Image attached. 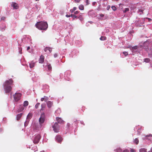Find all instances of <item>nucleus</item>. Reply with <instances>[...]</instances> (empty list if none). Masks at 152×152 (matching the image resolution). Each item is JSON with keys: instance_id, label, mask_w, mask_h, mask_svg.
I'll list each match as a JSON object with an SVG mask.
<instances>
[{"instance_id": "1", "label": "nucleus", "mask_w": 152, "mask_h": 152, "mask_svg": "<svg viewBox=\"0 0 152 152\" xmlns=\"http://www.w3.org/2000/svg\"><path fill=\"white\" fill-rule=\"evenodd\" d=\"M13 81L12 79L6 80L4 84V86L5 93L6 94L10 93L12 89Z\"/></svg>"}, {"instance_id": "2", "label": "nucleus", "mask_w": 152, "mask_h": 152, "mask_svg": "<svg viewBox=\"0 0 152 152\" xmlns=\"http://www.w3.org/2000/svg\"><path fill=\"white\" fill-rule=\"evenodd\" d=\"M36 27L40 30H46L48 28L47 22L40 21L37 22L35 24Z\"/></svg>"}, {"instance_id": "3", "label": "nucleus", "mask_w": 152, "mask_h": 152, "mask_svg": "<svg viewBox=\"0 0 152 152\" xmlns=\"http://www.w3.org/2000/svg\"><path fill=\"white\" fill-rule=\"evenodd\" d=\"M52 127L53 130L55 132H58L59 130V126L57 122L55 123L53 125Z\"/></svg>"}, {"instance_id": "4", "label": "nucleus", "mask_w": 152, "mask_h": 152, "mask_svg": "<svg viewBox=\"0 0 152 152\" xmlns=\"http://www.w3.org/2000/svg\"><path fill=\"white\" fill-rule=\"evenodd\" d=\"M13 96L14 100L16 102H17L20 99L21 94L19 93H15Z\"/></svg>"}, {"instance_id": "5", "label": "nucleus", "mask_w": 152, "mask_h": 152, "mask_svg": "<svg viewBox=\"0 0 152 152\" xmlns=\"http://www.w3.org/2000/svg\"><path fill=\"white\" fill-rule=\"evenodd\" d=\"M45 115L44 113L42 114L39 119V124L41 125L43 124L45 121Z\"/></svg>"}, {"instance_id": "6", "label": "nucleus", "mask_w": 152, "mask_h": 152, "mask_svg": "<svg viewBox=\"0 0 152 152\" xmlns=\"http://www.w3.org/2000/svg\"><path fill=\"white\" fill-rule=\"evenodd\" d=\"M41 138V136L39 134H37L36 136L34 139L33 141L34 143V144H37L38 143Z\"/></svg>"}, {"instance_id": "7", "label": "nucleus", "mask_w": 152, "mask_h": 152, "mask_svg": "<svg viewBox=\"0 0 152 152\" xmlns=\"http://www.w3.org/2000/svg\"><path fill=\"white\" fill-rule=\"evenodd\" d=\"M56 139L58 142L61 143L63 140V138L61 135H58L56 136Z\"/></svg>"}, {"instance_id": "8", "label": "nucleus", "mask_w": 152, "mask_h": 152, "mask_svg": "<svg viewBox=\"0 0 152 152\" xmlns=\"http://www.w3.org/2000/svg\"><path fill=\"white\" fill-rule=\"evenodd\" d=\"M11 5L12 7H13V9H17L19 8V6L17 3L12 2L11 4Z\"/></svg>"}, {"instance_id": "9", "label": "nucleus", "mask_w": 152, "mask_h": 152, "mask_svg": "<svg viewBox=\"0 0 152 152\" xmlns=\"http://www.w3.org/2000/svg\"><path fill=\"white\" fill-rule=\"evenodd\" d=\"M44 56L43 55H41L40 57V58L39 60V63H43L44 61Z\"/></svg>"}, {"instance_id": "10", "label": "nucleus", "mask_w": 152, "mask_h": 152, "mask_svg": "<svg viewBox=\"0 0 152 152\" xmlns=\"http://www.w3.org/2000/svg\"><path fill=\"white\" fill-rule=\"evenodd\" d=\"M56 119L58 123L61 124L64 123V121L61 118L57 117Z\"/></svg>"}, {"instance_id": "11", "label": "nucleus", "mask_w": 152, "mask_h": 152, "mask_svg": "<svg viewBox=\"0 0 152 152\" xmlns=\"http://www.w3.org/2000/svg\"><path fill=\"white\" fill-rule=\"evenodd\" d=\"M48 107L49 108H50L53 105V103L50 101H48L47 102Z\"/></svg>"}, {"instance_id": "12", "label": "nucleus", "mask_w": 152, "mask_h": 152, "mask_svg": "<svg viewBox=\"0 0 152 152\" xmlns=\"http://www.w3.org/2000/svg\"><path fill=\"white\" fill-rule=\"evenodd\" d=\"M22 113H20L19 114L17 115L16 117L17 120V121H18L20 119V118H21L22 115Z\"/></svg>"}, {"instance_id": "13", "label": "nucleus", "mask_w": 152, "mask_h": 152, "mask_svg": "<svg viewBox=\"0 0 152 152\" xmlns=\"http://www.w3.org/2000/svg\"><path fill=\"white\" fill-rule=\"evenodd\" d=\"M46 107V104H41V109L40 110H44V109L45 107Z\"/></svg>"}, {"instance_id": "14", "label": "nucleus", "mask_w": 152, "mask_h": 152, "mask_svg": "<svg viewBox=\"0 0 152 152\" xmlns=\"http://www.w3.org/2000/svg\"><path fill=\"white\" fill-rule=\"evenodd\" d=\"M79 9L80 10H83L84 9V5L82 4H80L79 6Z\"/></svg>"}, {"instance_id": "15", "label": "nucleus", "mask_w": 152, "mask_h": 152, "mask_svg": "<svg viewBox=\"0 0 152 152\" xmlns=\"http://www.w3.org/2000/svg\"><path fill=\"white\" fill-rule=\"evenodd\" d=\"M30 68H33L34 67V66L35 63L33 62H31L30 64Z\"/></svg>"}, {"instance_id": "16", "label": "nucleus", "mask_w": 152, "mask_h": 152, "mask_svg": "<svg viewBox=\"0 0 152 152\" xmlns=\"http://www.w3.org/2000/svg\"><path fill=\"white\" fill-rule=\"evenodd\" d=\"M28 102L27 101H25L23 103V106L24 107L27 106L28 105Z\"/></svg>"}, {"instance_id": "17", "label": "nucleus", "mask_w": 152, "mask_h": 152, "mask_svg": "<svg viewBox=\"0 0 152 152\" xmlns=\"http://www.w3.org/2000/svg\"><path fill=\"white\" fill-rule=\"evenodd\" d=\"M138 46H135L134 47H133L131 49V50L132 51L133 50H134L137 49L138 48Z\"/></svg>"}, {"instance_id": "18", "label": "nucleus", "mask_w": 152, "mask_h": 152, "mask_svg": "<svg viewBox=\"0 0 152 152\" xmlns=\"http://www.w3.org/2000/svg\"><path fill=\"white\" fill-rule=\"evenodd\" d=\"M100 39L101 40H104L106 39V37L104 36H102L100 38Z\"/></svg>"}, {"instance_id": "19", "label": "nucleus", "mask_w": 152, "mask_h": 152, "mask_svg": "<svg viewBox=\"0 0 152 152\" xmlns=\"http://www.w3.org/2000/svg\"><path fill=\"white\" fill-rule=\"evenodd\" d=\"M140 152H146V150L144 148H141L140 150Z\"/></svg>"}, {"instance_id": "20", "label": "nucleus", "mask_w": 152, "mask_h": 152, "mask_svg": "<svg viewBox=\"0 0 152 152\" xmlns=\"http://www.w3.org/2000/svg\"><path fill=\"white\" fill-rule=\"evenodd\" d=\"M150 61V59L149 58H146L144 59V61L148 63Z\"/></svg>"}, {"instance_id": "21", "label": "nucleus", "mask_w": 152, "mask_h": 152, "mask_svg": "<svg viewBox=\"0 0 152 152\" xmlns=\"http://www.w3.org/2000/svg\"><path fill=\"white\" fill-rule=\"evenodd\" d=\"M134 142L136 144H137L139 143V140L137 139L136 138L134 140Z\"/></svg>"}, {"instance_id": "22", "label": "nucleus", "mask_w": 152, "mask_h": 152, "mask_svg": "<svg viewBox=\"0 0 152 152\" xmlns=\"http://www.w3.org/2000/svg\"><path fill=\"white\" fill-rule=\"evenodd\" d=\"M40 104V103H37L35 106V107L36 109H37L38 108Z\"/></svg>"}, {"instance_id": "23", "label": "nucleus", "mask_w": 152, "mask_h": 152, "mask_svg": "<svg viewBox=\"0 0 152 152\" xmlns=\"http://www.w3.org/2000/svg\"><path fill=\"white\" fill-rule=\"evenodd\" d=\"M48 67L49 70H50L52 69V67L50 64L48 65Z\"/></svg>"}, {"instance_id": "24", "label": "nucleus", "mask_w": 152, "mask_h": 152, "mask_svg": "<svg viewBox=\"0 0 152 152\" xmlns=\"http://www.w3.org/2000/svg\"><path fill=\"white\" fill-rule=\"evenodd\" d=\"M24 109V108L23 106H21L20 107V109L19 110V111L20 112L23 111Z\"/></svg>"}, {"instance_id": "25", "label": "nucleus", "mask_w": 152, "mask_h": 152, "mask_svg": "<svg viewBox=\"0 0 152 152\" xmlns=\"http://www.w3.org/2000/svg\"><path fill=\"white\" fill-rule=\"evenodd\" d=\"M129 10V9L128 8H126L125 10L123 11L124 13H125L126 12L128 11Z\"/></svg>"}, {"instance_id": "26", "label": "nucleus", "mask_w": 152, "mask_h": 152, "mask_svg": "<svg viewBox=\"0 0 152 152\" xmlns=\"http://www.w3.org/2000/svg\"><path fill=\"white\" fill-rule=\"evenodd\" d=\"M44 101L45 102H47L48 99V98L45 96H44Z\"/></svg>"}, {"instance_id": "27", "label": "nucleus", "mask_w": 152, "mask_h": 152, "mask_svg": "<svg viewBox=\"0 0 152 152\" xmlns=\"http://www.w3.org/2000/svg\"><path fill=\"white\" fill-rule=\"evenodd\" d=\"M116 151L117 152H122V149L120 148H117Z\"/></svg>"}, {"instance_id": "28", "label": "nucleus", "mask_w": 152, "mask_h": 152, "mask_svg": "<svg viewBox=\"0 0 152 152\" xmlns=\"http://www.w3.org/2000/svg\"><path fill=\"white\" fill-rule=\"evenodd\" d=\"M49 49H50V47H46L44 49V50L45 52H46L48 50V51Z\"/></svg>"}, {"instance_id": "29", "label": "nucleus", "mask_w": 152, "mask_h": 152, "mask_svg": "<svg viewBox=\"0 0 152 152\" xmlns=\"http://www.w3.org/2000/svg\"><path fill=\"white\" fill-rule=\"evenodd\" d=\"M111 7L113 10L114 11H115L116 10V8L115 6H113Z\"/></svg>"}, {"instance_id": "30", "label": "nucleus", "mask_w": 152, "mask_h": 152, "mask_svg": "<svg viewBox=\"0 0 152 152\" xmlns=\"http://www.w3.org/2000/svg\"><path fill=\"white\" fill-rule=\"evenodd\" d=\"M80 20H82L83 19V17L82 15H80L79 17L78 18Z\"/></svg>"}, {"instance_id": "31", "label": "nucleus", "mask_w": 152, "mask_h": 152, "mask_svg": "<svg viewBox=\"0 0 152 152\" xmlns=\"http://www.w3.org/2000/svg\"><path fill=\"white\" fill-rule=\"evenodd\" d=\"M123 53L124 54V55L125 56H127L128 55V53L126 52H123Z\"/></svg>"}, {"instance_id": "32", "label": "nucleus", "mask_w": 152, "mask_h": 152, "mask_svg": "<svg viewBox=\"0 0 152 152\" xmlns=\"http://www.w3.org/2000/svg\"><path fill=\"white\" fill-rule=\"evenodd\" d=\"M131 152H135L136 151L133 148H132L131 149L130 151Z\"/></svg>"}, {"instance_id": "33", "label": "nucleus", "mask_w": 152, "mask_h": 152, "mask_svg": "<svg viewBox=\"0 0 152 152\" xmlns=\"http://www.w3.org/2000/svg\"><path fill=\"white\" fill-rule=\"evenodd\" d=\"M80 12V11H76L74 12V15H77Z\"/></svg>"}, {"instance_id": "34", "label": "nucleus", "mask_w": 152, "mask_h": 152, "mask_svg": "<svg viewBox=\"0 0 152 152\" xmlns=\"http://www.w3.org/2000/svg\"><path fill=\"white\" fill-rule=\"evenodd\" d=\"M6 19V18L4 17H2L1 19V20H4Z\"/></svg>"}, {"instance_id": "35", "label": "nucleus", "mask_w": 152, "mask_h": 152, "mask_svg": "<svg viewBox=\"0 0 152 152\" xmlns=\"http://www.w3.org/2000/svg\"><path fill=\"white\" fill-rule=\"evenodd\" d=\"M89 0H86V5H88L89 4Z\"/></svg>"}, {"instance_id": "36", "label": "nucleus", "mask_w": 152, "mask_h": 152, "mask_svg": "<svg viewBox=\"0 0 152 152\" xmlns=\"http://www.w3.org/2000/svg\"><path fill=\"white\" fill-rule=\"evenodd\" d=\"M123 152H129V150L126 149H125L123 151Z\"/></svg>"}, {"instance_id": "37", "label": "nucleus", "mask_w": 152, "mask_h": 152, "mask_svg": "<svg viewBox=\"0 0 152 152\" xmlns=\"http://www.w3.org/2000/svg\"><path fill=\"white\" fill-rule=\"evenodd\" d=\"M152 137V134H149V135H147L146 136V137Z\"/></svg>"}, {"instance_id": "38", "label": "nucleus", "mask_w": 152, "mask_h": 152, "mask_svg": "<svg viewBox=\"0 0 152 152\" xmlns=\"http://www.w3.org/2000/svg\"><path fill=\"white\" fill-rule=\"evenodd\" d=\"M31 116V114H28L27 116V118H30Z\"/></svg>"}, {"instance_id": "39", "label": "nucleus", "mask_w": 152, "mask_h": 152, "mask_svg": "<svg viewBox=\"0 0 152 152\" xmlns=\"http://www.w3.org/2000/svg\"><path fill=\"white\" fill-rule=\"evenodd\" d=\"M48 51H49V53H50L52 51V49L51 48H50V49H48Z\"/></svg>"}, {"instance_id": "40", "label": "nucleus", "mask_w": 152, "mask_h": 152, "mask_svg": "<svg viewBox=\"0 0 152 152\" xmlns=\"http://www.w3.org/2000/svg\"><path fill=\"white\" fill-rule=\"evenodd\" d=\"M73 18H77L78 17H77V16H76L75 15H74L73 16Z\"/></svg>"}, {"instance_id": "41", "label": "nucleus", "mask_w": 152, "mask_h": 152, "mask_svg": "<svg viewBox=\"0 0 152 152\" xmlns=\"http://www.w3.org/2000/svg\"><path fill=\"white\" fill-rule=\"evenodd\" d=\"M74 11V10L73 9H71L70 12L71 13H73Z\"/></svg>"}, {"instance_id": "42", "label": "nucleus", "mask_w": 152, "mask_h": 152, "mask_svg": "<svg viewBox=\"0 0 152 152\" xmlns=\"http://www.w3.org/2000/svg\"><path fill=\"white\" fill-rule=\"evenodd\" d=\"M143 10H141V9H139L138 10V12H142V13H143Z\"/></svg>"}, {"instance_id": "43", "label": "nucleus", "mask_w": 152, "mask_h": 152, "mask_svg": "<svg viewBox=\"0 0 152 152\" xmlns=\"http://www.w3.org/2000/svg\"><path fill=\"white\" fill-rule=\"evenodd\" d=\"M54 57L55 58H56V57H57L58 56V55L57 53H55L54 54Z\"/></svg>"}, {"instance_id": "44", "label": "nucleus", "mask_w": 152, "mask_h": 152, "mask_svg": "<svg viewBox=\"0 0 152 152\" xmlns=\"http://www.w3.org/2000/svg\"><path fill=\"white\" fill-rule=\"evenodd\" d=\"M80 0H75V1L77 3H78L80 1Z\"/></svg>"}, {"instance_id": "45", "label": "nucleus", "mask_w": 152, "mask_h": 152, "mask_svg": "<svg viewBox=\"0 0 152 152\" xmlns=\"http://www.w3.org/2000/svg\"><path fill=\"white\" fill-rule=\"evenodd\" d=\"M77 7H73V9L74 10V11H75V10H77Z\"/></svg>"}, {"instance_id": "46", "label": "nucleus", "mask_w": 152, "mask_h": 152, "mask_svg": "<svg viewBox=\"0 0 152 152\" xmlns=\"http://www.w3.org/2000/svg\"><path fill=\"white\" fill-rule=\"evenodd\" d=\"M41 101H44V97L41 98Z\"/></svg>"}, {"instance_id": "47", "label": "nucleus", "mask_w": 152, "mask_h": 152, "mask_svg": "<svg viewBox=\"0 0 152 152\" xmlns=\"http://www.w3.org/2000/svg\"><path fill=\"white\" fill-rule=\"evenodd\" d=\"M96 2H94L93 3L92 5L93 6H94L96 4Z\"/></svg>"}, {"instance_id": "48", "label": "nucleus", "mask_w": 152, "mask_h": 152, "mask_svg": "<svg viewBox=\"0 0 152 152\" xmlns=\"http://www.w3.org/2000/svg\"><path fill=\"white\" fill-rule=\"evenodd\" d=\"M27 124H28V122H27L26 121L25 123V126H27Z\"/></svg>"}, {"instance_id": "49", "label": "nucleus", "mask_w": 152, "mask_h": 152, "mask_svg": "<svg viewBox=\"0 0 152 152\" xmlns=\"http://www.w3.org/2000/svg\"><path fill=\"white\" fill-rule=\"evenodd\" d=\"M148 20L149 21H150L151 20H152V19L151 18H147Z\"/></svg>"}, {"instance_id": "50", "label": "nucleus", "mask_w": 152, "mask_h": 152, "mask_svg": "<svg viewBox=\"0 0 152 152\" xmlns=\"http://www.w3.org/2000/svg\"><path fill=\"white\" fill-rule=\"evenodd\" d=\"M66 16L67 17V18H68V17H70V15H66Z\"/></svg>"}, {"instance_id": "51", "label": "nucleus", "mask_w": 152, "mask_h": 152, "mask_svg": "<svg viewBox=\"0 0 152 152\" xmlns=\"http://www.w3.org/2000/svg\"><path fill=\"white\" fill-rule=\"evenodd\" d=\"M30 49V47L29 46H28L27 48V50H28Z\"/></svg>"}, {"instance_id": "52", "label": "nucleus", "mask_w": 152, "mask_h": 152, "mask_svg": "<svg viewBox=\"0 0 152 152\" xmlns=\"http://www.w3.org/2000/svg\"><path fill=\"white\" fill-rule=\"evenodd\" d=\"M74 14H72L71 15H70V17H72L73 18V16H74Z\"/></svg>"}, {"instance_id": "53", "label": "nucleus", "mask_w": 152, "mask_h": 152, "mask_svg": "<svg viewBox=\"0 0 152 152\" xmlns=\"http://www.w3.org/2000/svg\"><path fill=\"white\" fill-rule=\"evenodd\" d=\"M132 47L131 46H129L127 48H129L131 50V48Z\"/></svg>"}, {"instance_id": "54", "label": "nucleus", "mask_w": 152, "mask_h": 152, "mask_svg": "<svg viewBox=\"0 0 152 152\" xmlns=\"http://www.w3.org/2000/svg\"><path fill=\"white\" fill-rule=\"evenodd\" d=\"M100 16L101 17H103L104 16V15L102 14Z\"/></svg>"}, {"instance_id": "55", "label": "nucleus", "mask_w": 152, "mask_h": 152, "mask_svg": "<svg viewBox=\"0 0 152 152\" xmlns=\"http://www.w3.org/2000/svg\"><path fill=\"white\" fill-rule=\"evenodd\" d=\"M151 152H152V147L151 148Z\"/></svg>"}, {"instance_id": "56", "label": "nucleus", "mask_w": 152, "mask_h": 152, "mask_svg": "<svg viewBox=\"0 0 152 152\" xmlns=\"http://www.w3.org/2000/svg\"><path fill=\"white\" fill-rule=\"evenodd\" d=\"M40 152H44V151H42Z\"/></svg>"}, {"instance_id": "57", "label": "nucleus", "mask_w": 152, "mask_h": 152, "mask_svg": "<svg viewBox=\"0 0 152 152\" xmlns=\"http://www.w3.org/2000/svg\"><path fill=\"white\" fill-rule=\"evenodd\" d=\"M139 129H138V130H137L138 132H139Z\"/></svg>"}, {"instance_id": "58", "label": "nucleus", "mask_w": 152, "mask_h": 152, "mask_svg": "<svg viewBox=\"0 0 152 152\" xmlns=\"http://www.w3.org/2000/svg\"><path fill=\"white\" fill-rule=\"evenodd\" d=\"M39 0H35V1H39Z\"/></svg>"}, {"instance_id": "59", "label": "nucleus", "mask_w": 152, "mask_h": 152, "mask_svg": "<svg viewBox=\"0 0 152 152\" xmlns=\"http://www.w3.org/2000/svg\"><path fill=\"white\" fill-rule=\"evenodd\" d=\"M20 54H21L22 53L21 52H20Z\"/></svg>"}, {"instance_id": "60", "label": "nucleus", "mask_w": 152, "mask_h": 152, "mask_svg": "<svg viewBox=\"0 0 152 152\" xmlns=\"http://www.w3.org/2000/svg\"><path fill=\"white\" fill-rule=\"evenodd\" d=\"M19 52H21V50H20V51H19Z\"/></svg>"}, {"instance_id": "61", "label": "nucleus", "mask_w": 152, "mask_h": 152, "mask_svg": "<svg viewBox=\"0 0 152 152\" xmlns=\"http://www.w3.org/2000/svg\"><path fill=\"white\" fill-rule=\"evenodd\" d=\"M19 52H21V50H20V51H19Z\"/></svg>"}, {"instance_id": "62", "label": "nucleus", "mask_w": 152, "mask_h": 152, "mask_svg": "<svg viewBox=\"0 0 152 152\" xmlns=\"http://www.w3.org/2000/svg\"><path fill=\"white\" fill-rule=\"evenodd\" d=\"M12 93H11V95H12Z\"/></svg>"}]
</instances>
